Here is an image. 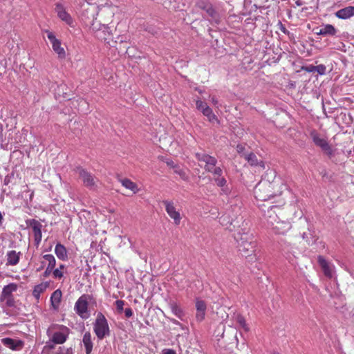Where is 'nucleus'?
<instances>
[{
  "instance_id": "nucleus-1",
  "label": "nucleus",
  "mask_w": 354,
  "mask_h": 354,
  "mask_svg": "<svg viewBox=\"0 0 354 354\" xmlns=\"http://www.w3.org/2000/svg\"><path fill=\"white\" fill-rule=\"evenodd\" d=\"M237 248L240 254L245 257L251 256L254 252L256 241L252 234L248 232H239L235 236Z\"/></svg>"
},
{
  "instance_id": "nucleus-2",
  "label": "nucleus",
  "mask_w": 354,
  "mask_h": 354,
  "mask_svg": "<svg viewBox=\"0 0 354 354\" xmlns=\"http://www.w3.org/2000/svg\"><path fill=\"white\" fill-rule=\"evenodd\" d=\"M274 182L262 179L254 187V194L258 201H266L273 196L272 189Z\"/></svg>"
},
{
  "instance_id": "nucleus-3",
  "label": "nucleus",
  "mask_w": 354,
  "mask_h": 354,
  "mask_svg": "<svg viewBox=\"0 0 354 354\" xmlns=\"http://www.w3.org/2000/svg\"><path fill=\"white\" fill-rule=\"evenodd\" d=\"M70 329L64 325L53 324L47 330V335L52 342L57 344L64 343L69 335Z\"/></svg>"
},
{
  "instance_id": "nucleus-4",
  "label": "nucleus",
  "mask_w": 354,
  "mask_h": 354,
  "mask_svg": "<svg viewBox=\"0 0 354 354\" xmlns=\"http://www.w3.org/2000/svg\"><path fill=\"white\" fill-rule=\"evenodd\" d=\"M93 326V331L100 340L110 335L111 330L108 321L101 312L97 313Z\"/></svg>"
},
{
  "instance_id": "nucleus-5",
  "label": "nucleus",
  "mask_w": 354,
  "mask_h": 354,
  "mask_svg": "<svg viewBox=\"0 0 354 354\" xmlns=\"http://www.w3.org/2000/svg\"><path fill=\"white\" fill-rule=\"evenodd\" d=\"M92 299L91 295L84 294L78 298L75 304L74 310L82 319H87L91 315L88 310V302Z\"/></svg>"
},
{
  "instance_id": "nucleus-6",
  "label": "nucleus",
  "mask_w": 354,
  "mask_h": 354,
  "mask_svg": "<svg viewBox=\"0 0 354 354\" xmlns=\"http://www.w3.org/2000/svg\"><path fill=\"white\" fill-rule=\"evenodd\" d=\"M310 136L313 143L322 151L328 156H331L333 153L332 147L330 145L327 137L319 133L316 130H312L310 132Z\"/></svg>"
},
{
  "instance_id": "nucleus-7",
  "label": "nucleus",
  "mask_w": 354,
  "mask_h": 354,
  "mask_svg": "<svg viewBox=\"0 0 354 354\" xmlns=\"http://www.w3.org/2000/svg\"><path fill=\"white\" fill-rule=\"evenodd\" d=\"M282 209L278 205H271L268 208L267 212H265V218L267 221L268 225L272 230L274 225L281 220L280 216L282 214Z\"/></svg>"
},
{
  "instance_id": "nucleus-8",
  "label": "nucleus",
  "mask_w": 354,
  "mask_h": 354,
  "mask_svg": "<svg viewBox=\"0 0 354 354\" xmlns=\"http://www.w3.org/2000/svg\"><path fill=\"white\" fill-rule=\"evenodd\" d=\"M45 32L46 33V37L52 46V48L54 53L57 54L59 59H65L66 53L64 48L62 45L61 40L57 39L53 32L50 30H46Z\"/></svg>"
},
{
  "instance_id": "nucleus-9",
  "label": "nucleus",
  "mask_w": 354,
  "mask_h": 354,
  "mask_svg": "<svg viewBox=\"0 0 354 354\" xmlns=\"http://www.w3.org/2000/svg\"><path fill=\"white\" fill-rule=\"evenodd\" d=\"M163 203L165 207V210L169 217L173 219L174 223L178 225L181 221V216L180 212L176 209L174 203L169 201H165Z\"/></svg>"
},
{
  "instance_id": "nucleus-10",
  "label": "nucleus",
  "mask_w": 354,
  "mask_h": 354,
  "mask_svg": "<svg viewBox=\"0 0 354 354\" xmlns=\"http://www.w3.org/2000/svg\"><path fill=\"white\" fill-rule=\"evenodd\" d=\"M55 12L57 14L58 17L63 21H64L68 26L73 27V20L71 16L66 12L64 6L60 3H57L55 5Z\"/></svg>"
},
{
  "instance_id": "nucleus-11",
  "label": "nucleus",
  "mask_w": 354,
  "mask_h": 354,
  "mask_svg": "<svg viewBox=\"0 0 354 354\" xmlns=\"http://www.w3.org/2000/svg\"><path fill=\"white\" fill-rule=\"evenodd\" d=\"M196 156L198 161L205 163V169L206 171H212V169L217 163V160L214 157L208 154L198 153Z\"/></svg>"
},
{
  "instance_id": "nucleus-12",
  "label": "nucleus",
  "mask_w": 354,
  "mask_h": 354,
  "mask_svg": "<svg viewBox=\"0 0 354 354\" xmlns=\"http://www.w3.org/2000/svg\"><path fill=\"white\" fill-rule=\"evenodd\" d=\"M29 225L31 227L33 234L34 240L37 245H38L41 241L42 233L41 227L42 225L35 219H31L29 221Z\"/></svg>"
},
{
  "instance_id": "nucleus-13",
  "label": "nucleus",
  "mask_w": 354,
  "mask_h": 354,
  "mask_svg": "<svg viewBox=\"0 0 354 354\" xmlns=\"http://www.w3.org/2000/svg\"><path fill=\"white\" fill-rule=\"evenodd\" d=\"M318 262L324 274L328 278H333L335 272V266L328 262L323 257H318Z\"/></svg>"
},
{
  "instance_id": "nucleus-14",
  "label": "nucleus",
  "mask_w": 354,
  "mask_h": 354,
  "mask_svg": "<svg viewBox=\"0 0 354 354\" xmlns=\"http://www.w3.org/2000/svg\"><path fill=\"white\" fill-rule=\"evenodd\" d=\"M196 319L198 322H202L205 317L207 305L205 302L200 299L196 300Z\"/></svg>"
},
{
  "instance_id": "nucleus-15",
  "label": "nucleus",
  "mask_w": 354,
  "mask_h": 354,
  "mask_svg": "<svg viewBox=\"0 0 354 354\" xmlns=\"http://www.w3.org/2000/svg\"><path fill=\"white\" fill-rule=\"evenodd\" d=\"M49 285V282L44 281L34 286L32 294L37 303L40 299L41 295L47 290Z\"/></svg>"
},
{
  "instance_id": "nucleus-16",
  "label": "nucleus",
  "mask_w": 354,
  "mask_h": 354,
  "mask_svg": "<svg viewBox=\"0 0 354 354\" xmlns=\"http://www.w3.org/2000/svg\"><path fill=\"white\" fill-rule=\"evenodd\" d=\"M292 225L289 221L288 220H281L274 225L272 230L277 234H285L290 230Z\"/></svg>"
},
{
  "instance_id": "nucleus-17",
  "label": "nucleus",
  "mask_w": 354,
  "mask_h": 354,
  "mask_svg": "<svg viewBox=\"0 0 354 354\" xmlns=\"http://www.w3.org/2000/svg\"><path fill=\"white\" fill-rule=\"evenodd\" d=\"M335 16L341 19H348L354 16V6H347L337 10Z\"/></svg>"
},
{
  "instance_id": "nucleus-18",
  "label": "nucleus",
  "mask_w": 354,
  "mask_h": 354,
  "mask_svg": "<svg viewBox=\"0 0 354 354\" xmlns=\"http://www.w3.org/2000/svg\"><path fill=\"white\" fill-rule=\"evenodd\" d=\"M20 252H16L15 250H10L6 253V265L7 266H16L19 262L21 257Z\"/></svg>"
},
{
  "instance_id": "nucleus-19",
  "label": "nucleus",
  "mask_w": 354,
  "mask_h": 354,
  "mask_svg": "<svg viewBox=\"0 0 354 354\" xmlns=\"http://www.w3.org/2000/svg\"><path fill=\"white\" fill-rule=\"evenodd\" d=\"M80 177L82 178L84 184L86 187H93L95 185V179L92 175L84 169L80 170Z\"/></svg>"
},
{
  "instance_id": "nucleus-20",
  "label": "nucleus",
  "mask_w": 354,
  "mask_h": 354,
  "mask_svg": "<svg viewBox=\"0 0 354 354\" xmlns=\"http://www.w3.org/2000/svg\"><path fill=\"white\" fill-rule=\"evenodd\" d=\"M169 307L172 313L180 320L183 321L185 318V312L183 308L175 301H171Z\"/></svg>"
},
{
  "instance_id": "nucleus-21",
  "label": "nucleus",
  "mask_w": 354,
  "mask_h": 354,
  "mask_svg": "<svg viewBox=\"0 0 354 354\" xmlns=\"http://www.w3.org/2000/svg\"><path fill=\"white\" fill-rule=\"evenodd\" d=\"M82 342L85 347L86 354H91L93 350L92 336L90 332H86L82 338Z\"/></svg>"
},
{
  "instance_id": "nucleus-22",
  "label": "nucleus",
  "mask_w": 354,
  "mask_h": 354,
  "mask_svg": "<svg viewBox=\"0 0 354 354\" xmlns=\"http://www.w3.org/2000/svg\"><path fill=\"white\" fill-rule=\"evenodd\" d=\"M337 30L335 28V27L333 25L330 24H326L319 28V31L316 32L315 33L319 35H330L333 36L336 34Z\"/></svg>"
},
{
  "instance_id": "nucleus-23",
  "label": "nucleus",
  "mask_w": 354,
  "mask_h": 354,
  "mask_svg": "<svg viewBox=\"0 0 354 354\" xmlns=\"http://www.w3.org/2000/svg\"><path fill=\"white\" fill-rule=\"evenodd\" d=\"M62 297V292L59 289L55 290L50 296L52 307L56 310L59 308Z\"/></svg>"
},
{
  "instance_id": "nucleus-24",
  "label": "nucleus",
  "mask_w": 354,
  "mask_h": 354,
  "mask_svg": "<svg viewBox=\"0 0 354 354\" xmlns=\"http://www.w3.org/2000/svg\"><path fill=\"white\" fill-rule=\"evenodd\" d=\"M2 344L7 346L9 348L12 350H17L19 348H21L22 346L21 342L18 340H15L12 338L6 337L1 339Z\"/></svg>"
},
{
  "instance_id": "nucleus-25",
  "label": "nucleus",
  "mask_w": 354,
  "mask_h": 354,
  "mask_svg": "<svg viewBox=\"0 0 354 354\" xmlns=\"http://www.w3.org/2000/svg\"><path fill=\"white\" fill-rule=\"evenodd\" d=\"M55 253L60 260L65 261L68 259L66 248L61 243H57L55 245Z\"/></svg>"
},
{
  "instance_id": "nucleus-26",
  "label": "nucleus",
  "mask_w": 354,
  "mask_h": 354,
  "mask_svg": "<svg viewBox=\"0 0 354 354\" xmlns=\"http://www.w3.org/2000/svg\"><path fill=\"white\" fill-rule=\"evenodd\" d=\"M245 158L251 166H259L263 169L265 167L264 162L261 160L259 161L256 155L252 153L245 155Z\"/></svg>"
},
{
  "instance_id": "nucleus-27",
  "label": "nucleus",
  "mask_w": 354,
  "mask_h": 354,
  "mask_svg": "<svg viewBox=\"0 0 354 354\" xmlns=\"http://www.w3.org/2000/svg\"><path fill=\"white\" fill-rule=\"evenodd\" d=\"M198 6L200 8L204 10L209 17L212 18L214 17L216 12L211 4L205 1H201L198 3Z\"/></svg>"
},
{
  "instance_id": "nucleus-28",
  "label": "nucleus",
  "mask_w": 354,
  "mask_h": 354,
  "mask_svg": "<svg viewBox=\"0 0 354 354\" xmlns=\"http://www.w3.org/2000/svg\"><path fill=\"white\" fill-rule=\"evenodd\" d=\"M18 289V285L15 283H10L3 288L1 294L2 295L8 297H13L12 293L16 292Z\"/></svg>"
},
{
  "instance_id": "nucleus-29",
  "label": "nucleus",
  "mask_w": 354,
  "mask_h": 354,
  "mask_svg": "<svg viewBox=\"0 0 354 354\" xmlns=\"http://www.w3.org/2000/svg\"><path fill=\"white\" fill-rule=\"evenodd\" d=\"M120 183H122V186H124L125 188L132 191L134 194L137 193L138 192V188L137 185L131 181L129 179L124 178L120 180Z\"/></svg>"
},
{
  "instance_id": "nucleus-30",
  "label": "nucleus",
  "mask_w": 354,
  "mask_h": 354,
  "mask_svg": "<svg viewBox=\"0 0 354 354\" xmlns=\"http://www.w3.org/2000/svg\"><path fill=\"white\" fill-rule=\"evenodd\" d=\"M203 114L207 118L210 122H218L217 117L213 113L212 109L209 106L205 107L203 111Z\"/></svg>"
},
{
  "instance_id": "nucleus-31",
  "label": "nucleus",
  "mask_w": 354,
  "mask_h": 354,
  "mask_svg": "<svg viewBox=\"0 0 354 354\" xmlns=\"http://www.w3.org/2000/svg\"><path fill=\"white\" fill-rule=\"evenodd\" d=\"M44 261H41L42 264L47 263V266L55 267L56 263V260L55 257L53 254H45L42 257Z\"/></svg>"
},
{
  "instance_id": "nucleus-32",
  "label": "nucleus",
  "mask_w": 354,
  "mask_h": 354,
  "mask_svg": "<svg viewBox=\"0 0 354 354\" xmlns=\"http://www.w3.org/2000/svg\"><path fill=\"white\" fill-rule=\"evenodd\" d=\"M0 302L7 307H12L15 304L14 297H8L2 295L0 296Z\"/></svg>"
},
{
  "instance_id": "nucleus-33",
  "label": "nucleus",
  "mask_w": 354,
  "mask_h": 354,
  "mask_svg": "<svg viewBox=\"0 0 354 354\" xmlns=\"http://www.w3.org/2000/svg\"><path fill=\"white\" fill-rule=\"evenodd\" d=\"M214 180H215L216 185L218 187L222 188V191L225 194H227L229 192V189L227 188H225V186L227 183L226 180L223 177L220 176V177H214Z\"/></svg>"
},
{
  "instance_id": "nucleus-34",
  "label": "nucleus",
  "mask_w": 354,
  "mask_h": 354,
  "mask_svg": "<svg viewBox=\"0 0 354 354\" xmlns=\"http://www.w3.org/2000/svg\"><path fill=\"white\" fill-rule=\"evenodd\" d=\"M66 267L64 264H60L58 268H54L53 275L55 279H61L63 277L64 274V270Z\"/></svg>"
},
{
  "instance_id": "nucleus-35",
  "label": "nucleus",
  "mask_w": 354,
  "mask_h": 354,
  "mask_svg": "<svg viewBox=\"0 0 354 354\" xmlns=\"http://www.w3.org/2000/svg\"><path fill=\"white\" fill-rule=\"evenodd\" d=\"M236 322L239 324V327L243 328L245 331H248L249 330L246 324L245 319L242 315H237L236 317Z\"/></svg>"
},
{
  "instance_id": "nucleus-36",
  "label": "nucleus",
  "mask_w": 354,
  "mask_h": 354,
  "mask_svg": "<svg viewBox=\"0 0 354 354\" xmlns=\"http://www.w3.org/2000/svg\"><path fill=\"white\" fill-rule=\"evenodd\" d=\"M15 171H12V172L8 174L6 176H5V178L3 180V184L5 185H9L10 183H12V179L15 178Z\"/></svg>"
},
{
  "instance_id": "nucleus-37",
  "label": "nucleus",
  "mask_w": 354,
  "mask_h": 354,
  "mask_svg": "<svg viewBox=\"0 0 354 354\" xmlns=\"http://www.w3.org/2000/svg\"><path fill=\"white\" fill-rule=\"evenodd\" d=\"M196 106L197 109L201 111L202 113H203V110L205 109V107L209 106H207V104L205 102H204L200 100H197L196 101Z\"/></svg>"
},
{
  "instance_id": "nucleus-38",
  "label": "nucleus",
  "mask_w": 354,
  "mask_h": 354,
  "mask_svg": "<svg viewBox=\"0 0 354 354\" xmlns=\"http://www.w3.org/2000/svg\"><path fill=\"white\" fill-rule=\"evenodd\" d=\"M326 67L324 64L315 66V72L319 75H324L326 73Z\"/></svg>"
},
{
  "instance_id": "nucleus-39",
  "label": "nucleus",
  "mask_w": 354,
  "mask_h": 354,
  "mask_svg": "<svg viewBox=\"0 0 354 354\" xmlns=\"http://www.w3.org/2000/svg\"><path fill=\"white\" fill-rule=\"evenodd\" d=\"M209 172H211L214 174V176L216 177H220L222 175L223 171L219 167L214 166L212 169V171H208Z\"/></svg>"
},
{
  "instance_id": "nucleus-40",
  "label": "nucleus",
  "mask_w": 354,
  "mask_h": 354,
  "mask_svg": "<svg viewBox=\"0 0 354 354\" xmlns=\"http://www.w3.org/2000/svg\"><path fill=\"white\" fill-rule=\"evenodd\" d=\"M115 305L118 310L122 312L124 308V301L123 300H117L115 301Z\"/></svg>"
},
{
  "instance_id": "nucleus-41",
  "label": "nucleus",
  "mask_w": 354,
  "mask_h": 354,
  "mask_svg": "<svg viewBox=\"0 0 354 354\" xmlns=\"http://www.w3.org/2000/svg\"><path fill=\"white\" fill-rule=\"evenodd\" d=\"M302 70L308 73H314L315 72V66L308 65L306 66H303Z\"/></svg>"
},
{
  "instance_id": "nucleus-42",
  "label": "nucleus",
  "mask_w": 354,
  "mask_h": 354,
  "mask_svg": "<svg viewBox=\"0 0 354 354\" xmlns=\"http://www.w3.org/2000/svg\"><path fill=\"white\" fill-rule=\"evenodd\" d=\"M175 172L178 173L182 177V178H183V179L187 178L186 174L183 170H181L180 169H175Z\"/></svg>"
},
{
  "instance_id": "nucleus-43",
  "label": "nucleus",
  "mask_w": 354,
  "mask_h": 354,
  "mask_svg": "<svg viewBox=\"0 0 354 354\" xmlns=\"http://www.w3.org/2000/svg\"><path fill=\"white\" fill-rule=\"evenodd\" d=\"M162 354H176V351L171 348H165L162 351Z\"/></svg>"
},
{
  "instance_id": "nucleus-44",
  "label": "nucleus",
  "mask_w": 354,
  "mask_h": 354,
  "mask_svg": "<svg viewBox=\"0 0 354 354\" xmlns=\"http://www.w3.org/2000/svg\"><path fill=\"white\" fill-rule=\"evenodd\" d=\"M210 100H211L212 103L216 107H217V108L218 107V106H219L218 100H217V98L215 96L210 97Z\"/></svg>"
},
{
  "instance_id": "nucleus-45",
  "label": "nucleus",
  "mask_w": 354,
  "mask_h": 354,
  "mask_svg": "<svg viewBox=\"0 0 354 354\" xmlns=\"http://www.w3.org/2000/svg\"><path fill=\"white\" fill-rule=\"evenodd\" d=\"M124 314L127 317H130L133 315V311L130 308H127L124 310Z\"/></svg>"
},
{
  "instance_id": "nucleus-46",
  "label": "nucleus",
  "mask_w": 354,
  "mask_h": 354,
  "mask_svg": "<svg viewBox=\"0 0 354 354\" xmlns=\"http://www.w3.org/2000/svg\"><path fill=\"white\" fill-rule=\"evenodd\" d=\"M54 268L55 267L47 266L44 272L45 276H48L50 273L53 272Z\"/></svg>"
},
{
  "instance_id": "nucleus-47",
  "label": "nucleus",
  "mask_w": 354,
  "mask_h": 354,
  "mask_svg": "<svg viewBox=\"0 0 354 354\" xmlns=\"http://www.w3.org/2000/svg\"><path fill=\"white\" fill-rule=\"evenodd\" d=\"M170 322L175 325L181 326V324L178 320H176L175 319H170Z\"/></svg>"
},
{
  "instance_id": "nucleus-48",
  "label": "nucleus",
  "mask_w": 354,
  "mask_h": 354,
  "mask_svg": "<svg viewBox=\"0 0 354 354\" xmlns=\"http://www.w3.org/2000/svg\"><path fill=\"white\" fill-rule=\"evenodd\" d=\"M242 150H243V147H242V146H241V145H238V146H237V151H238L239 152H241Z\"/></svg>"
},
{
  "instance_id": "nucleus-49",
  "label": "nucleus",
  "mask_w": 354,
  "mask_h": 354,
  "mask_svg": "<svg viewBox=\"0 0 354 354\" xmlns=\"http://www.w3.org/2000/svg\"><path fill=\"white\" fill-rule=\"evenodd\" d=\"M2 219H3V216H2L1 213L0 212V223H1Z\"/></svg>"
},
{
  "instance_id": "nucleus-50",
  "label": "nucleus",
  "mask_w": 354,
  "mask_h": 354,
  "mask_svg": "<svg viewBox=\"0 0 354 354\" xmlns=\"http://www.w3.org/2000/svg\"><path fill=\"white\" fill-rule=\"evenodd\" d=\"M32 196H33V192H31V194H30V199L32 198Z\"/></svg>"
},
{
  "instance_id": "nucleus-51",
  "label": "nucleus",
  "mask_w": 354,
  "mask_h": 354,
  "mask_svg": "<svg viewBox=\"0 0 354 354\" xmlns=\"http://www.w3.org/2000/svg\"><path fill=\"white\" fill-rule=\"evenodd\" d=\"M297 4L298 6H300V5H301V3H300L299 2H298V1L297 2Z\"/></svg>"
},
{
  "instance_id": "nucleus-52",
  "label": "nucleus",
  "mask_w": 354,
  "mask_h": 354,
  "mask_svg": "<svg viewBox=\"0 0 354 354\" xmlns=\"http://www.w3.org/2000/svg\"><path fill=\"white\" fill-rule=\"evenodd\" d=\"M171 163H172V162H167V164H168V165H171Z\"/></svg>"
},
{
  "instance_id": "nucleus-53",
  "label": "nucleus",
  "mask_w": 354,
  "mask_h": 354,
  "mask_svg": "<svg viewBox=\"0 0 354 354\" xmlns=\"http://www.w3.org/2000/svg\"><path fill=\"white\" fill-rule=\"evenodd\" d=\"M353 184L354 185V183Z\"/></svg>"
}]
</instances>
